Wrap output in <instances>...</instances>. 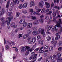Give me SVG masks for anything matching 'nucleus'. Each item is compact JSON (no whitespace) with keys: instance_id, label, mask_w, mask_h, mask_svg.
Instances as JSON below:
<instances>
[{"instance_id":"obj_1","label":"nucleus","mask_w":62,"mask_h":62,"mask_svg":"<svg viewBox=\"0 0 62 62\" xmlns=\"http://www.w3.org/2000/svg\"><path fill=\"white\" fill-rule=\"evenodd\" d=\"M56 23V24L54 27V28L55 30L56 31L58 30V28H60V31L61 32L62 31V27L60 25V24L61 23V19H59V21H57Z\"/></svg>"},{"instance_id":"obj_2","label":"nucleus","mask_w":62,"mask_h":62,"mask_svg":"<svg viewBox=\"0 0 62 62\" xmlns=\"http://www.w3.org/2000/svg\"><path fill=\"white\" fill-rule=\"evenodd\" d=\"M35 52H32L31 53V56L33 57V59L31 61V62H34L36 61L37 59V56L38 54H35Z\"/></svg>"},{"instance_id":"obj_3","label":"nucleus","mask_w":62,"mask_h":62,"mask_svg":"<svg viewBox=\"0 0 62 62\" xmlns=\"http://www.w3.org/2000/svg\"><path fill=\"white\" fill-rule=\"evenodd\" d=\"M12 19H13V16H11L8 17L6 19V21L8 25H9L11 20Z\"/></svg>"},{"instance_id":"obj_4","label":"nucleus","mask_w":62,"mask_h":62,"mask_svg":"<svg viewBox=\"0 0 62 62\" xmlns=\"http://www.w3.org/2000/svg\"><path fill=\"white\" fill-rule=\"evenodd\" d=\"M39 33H40L41 34L43 35L44 37H45L46 36V34L44 32V29L40 28L39 29Z\"/></svg>"},{"instance_id":"obj_5","label":"nucleus","mask_w":62,"mask_h":62,"mask_svg":"<svg viewBox=\"0 0 62 62\" xmlns=\"http://www.w3.org/2000/svg\"><path fill=\"white\" fill-rule=\"evenodd\" d=\"M4 20H5V18H4L0 19V21H1L2 22L0 24L1 26H4V25H5V23H6V22Z\"/></svg>"},{"instance_id":"obj_6","label":"nucleus","mask_w":62,"mask_h":62,"mask_svg":"<svg viewBox=\"0 0 62 62\" xmlns=\"http://www.w3.org/2000/svg\"><path fill=\"white\" fill-rule=\"evenodd\" d=\"M44 5V2L42 0H41L39 3V6L41 8H42Z\"/></svg>"},{"instance_id":"obj_7","label":"nucleus","mask_w":62,"mask_h":62,"mask_svg":"<svg viewBox=\"0 0 62 62\" xmlns=\"http://www.w3.org/2000/svg\"><path fill=\"white\" fill-rule=\"evenodd\" d=\"M51 43L52 44L53 43V45L54 46H56L57 42L54 41V38L53 39H52V41H51Z\"/></svg>"},{"instance_id":"obj_8","label":"nucleus","mask_w":62,"mask_h":62,"mask_svg":"<svg viewBox=\"0 0 62 62\" xmlns=\"http://www.w3.org/2000/svg\"><path fill=\"white\" fill-rule=\"evenodd\" d=\"M38 31L39 32L36 31H33L32 32L33 35H34V36H36L39 34L40 33H39V30Z\"/></svg>"},{"instance_id":"obj_9","label":"nucleus","mask_w":62,"mask_h":62,"mask_svg":"<svg viewBox=\"0 0 62 62\" xmlns=\"http://www.w3.org/2000/svg\"><path fill=\"white\" fill-rule=\"evenodd\" d=\"M13 2L14 5L19 4L20 3V0H13Z\"/></svg>"},{"instance_id":"obj_10","label":"nucleus","mask_w":62,"mask_h":62,"mask_svg":"<svg viewBox=\"0 0 62 62\" xmlns=\"http://www.w3.org/2000/svg\"><path fill=\"white\" fill-rule=\"evenodd\" d=\"M49 11V9H47L45 10V9L43 8L42 10L41 13H43L44 12H48Z\"/></svg>"},{"instance_id":"obj_11","label":"nucleus","mask_w":62,"mask_h":62,"mask_svg":"<svg viewBox=\"0 0 62 62\" xmlns=\"http://www.w3.org/2000/svg\"><path fill=\"white\" fill-rule=\"evenodd\" d=\"M50 59L52 60V62H55L56 61V59L54 58L52 56L50 57Z\"/></svg>"},{"instance_id":"obj_12","label":"nucleus","mask_w":62,"mask_h":62,"mask_svg":"<svg viewBox=\"0 0 62 62\" xmlns=\"http://www.w3.org/2000/svg\"><path fill=\"white\" fill-rule=\"evenodd\" d=\"M32 26V24L31 23H28V26H27V28H31Z\"/></svg>"},{"instance_id":"obj_13","label":"nucleus","mask_w":62,"mask_h":62,"mask_svg":"<svg viewBox=\"0 0 62 62\" xmlns=\"http://www.w3.org/2000/svg\"><path fill=\"white\" fill-rule=\"evenodd\" d=\"M25 20L24 19H23L20 20L19 22V23L21 24H23L25 22Z\"/></svg>"},{"instance_id":"obj_14","label":"nucleus","mask_w":62,"mask_h":62,"mask_svg":"<svg viewBox=\"0 0 62 62\" xmlns=\"http://www.w3.org/2000/svg\"><path fill=\"white\" fill-rule=\"evenodd\" d=\"M5 12V9L4 8L2 9V10L0 11V16H2V15L4 14Z\"/></svg>"},{"instance_id":"obj_15","label":"nucleus","mask_w":62,"mask_h":62,"mask_svg":"<svg viewBox=\"0 0 62 62\" xmlns=\"http://www.w3.org/2000/svg\"><path fill=\"white\" fill-rule=\"evenodd\" d=\"M41 9H38L37 10H36V15H40V14L39 13V12H40V11H41Z\"/></svg>"},{"instance_id":"obj_16","label":"nucleus","mask_w":62,"mask_h":62,"mask_svg":"<svg viewBox=\"0 0 62 62\" xmlns=\"http://www.w3.org/2000/svg\"><path fill=\"white\" fill-rule=\"evenodd\" d=\"M30 7H32V6H35V3L34 1H31V3L30 5Z\"/></svg>"},{"instance_id":"obj_17","label":"nucleus","mask_w":62,"mask_h":62,"mask_svg":"<svg viewBox=\"0 0 62 62\" xmlns=\"http://www.w3.org/2000/svg\"><path fill=\"white\" fill-rule=\"evenodd\" d=\"M36 47L35 45L33 46L31 48L29 49V50L30 51V53H31V52L32 51V50H34L35 48H36Z\"/></svg>"},{"instance_id":"obj_18","label":"nucleus","mask_w":62,"mask_h":62,"mask_svg":"<svg viewBox=\"0 0 62 62\" xmlns=\"http://www.w3.org/2000/svg\"><path fill=\"white\" fill-rule=\"evenodd\" d=\"M23 6L24 8H25L27 7V3H24L23 5Z\"/></svg>"},{"instance_id":"obj_19","label":"nucleus","mask_w":62,"mask_h":62,"mask_svg":"<svg viewBox=\"0 0 62 62\" xmlns=\"http://www.w3.org/2000/svg\"><path fill=\"white\" fill-rule=\"evenodd\" d=\"M45 4L47 8H48L50 7V5L51 4H50L48 3V2H45Z\"/></svg>"},{"instance_id":"obj_20","label":"nucleus","mask_w":62,"mask_h":62,"mask_svg":"<svg viewBox=\"0 0 62 62\" xmlns=\"http://www.w3.org/2000/svg\"><path fill=\"white\" fill-rule=\"evenodd\" d=\"M53 25H51L49 26L48 25H47L46 26V28H48V29L49 30H51L52 29V28L53 27Z\"/></svg>"},{"instance_id":"obj_21","label":"nucleus","mask_w":62,"mask_h":62,"mask_svg":"<svg viewBox=\"0 0 62 62\" xmlns=\"http://www.w3.org/2000/svg\"><path fill=\"white\" fill-rule=\"evenodd\" d=\"M26 50V48L25 47H23L21 49V52H25Z\"/></svg>"},{"instance_id":"obj_22","label":"nucleus","mask_w":62,"mask_h":62,"mask_svg":"<svg viewBox=\"0 0 62 62\" xmlns=\"http://www.w3.org/2000/svg\"><path fill=\"white\" fill-rule=\"evenodd\" d=\"M10 3V2L9 1H8L7 2L6 6V8H8V7H9V4Z\"/></svg>"},{"instance_id":"obj_23","label":"nucleus","mask_w":62,"mask_h":62,"mask_svg":"<svg viewBox=\"0 0 62 62\" xmlns=\"http://www.w3.org/2000/svg\"><path fill=\"white\" fill-rule=\"evenodd\" d=\"M33 24L34 25H37L39 24V21H34L33 22Z\"/></svg>"},{"instance_id":"obj_24","label":"nucleus","mask_w":62,"mask_h":62,"mask_svg":"<svg viewBox=\"0 0 62 62\" xmlns=\"http://www.w3.org/2000/svg\"><path fill=\"white\" fill-rule=\"evenodd\" d=\"M43 41L42 40H39L38 41V43L39 44H40L41 45L43 44Z\"/></svg>"},{"instance_id":"obj_25","label":"nucleus","mask_w":62,"mask_h":62,"mask_svg":"<svg viewBox=\"0 0 62 62\" xmlns=\"http://www.w3.org/2000/svg\"><path fill=\"white\" fill-rule=\"evenodd\" d=\"M51 39V38L50 36H47V37H46V39H47V41H49L50 39Z\"/></svg>"},{"instance_id":"obj_26","label":"nucleus","mask_w":62,"mask_h":62,"mask_svg":"<svg viewBox=\"0 0 62 62\" xmlns=\"http://www.w3.org/2000/svg\"><path fill=\"white\" fill-rule=\"evenodd\" d=\"M29 52L30 53V51H29V49L26 51L25 54V55H28L29 54Z\"/></svg>"},{"instance_id":"obj_27","label":"nucleus","mask_w":62,"mask_h":62,"mask_svg":"<svg viewBox=\"0 0 62 62\" xmlns=\"http://www.w3.org/2000/svg\"><path fill=\"white\" fill-rule=\"evenodd\" d=\"M23 8V4H22L19 5L18 6V8H19V9H22Z\"/></svg>"},{"instance_id":"obj_28","label":"nucleus","mask_w":62,"mask_h":62,"mask_svg":"<svg viewBox=\"0 0 62 62\" xmlns=\"http://www.w3.org/2000/svg\"><path fill=\"white\" fill-rule=\"evenodd\" d=\"M27 25V23L25 22L23 24V27H26Z\"/></svg>"},{"instance_id":"obj_29","label":"nucleus","mask_w":62,"mask_h":62,"mask_svg":"<svg viewBox=\"0 0 62 62\" xmlns=\"http://www.w3.org/2000/svg\"><path fill=\"white\" fill-rule=\"evenodd\" d=\"M32 42L34 43L35 42V41H36V38L35 37H34L32 38Z\"/></svg>"},{"instance_id":"obj_30","label":"nucleus","mask_w":62,"mask_h":62,"mask_svg":"<svg viewBox=\"0 0 62 62\" xmlns=\"http://www.w3.org/2000/svg\"><path fill=\"white\" fill-rule=\"evenodd\" d=\"M22 12L23 14H26V13H27V11L26 10H23L22 11Z\"/></svg>"},{"instance_id":"obj_31","label":"nucleus","mask_w":62,"mask_h":62,"mask_svg":"<svg viewBox=\"0 0 62 62\" xmlns=\"http://www.w3.org/2000/svg\"><path fill=\"white\" fill-rule=\"evenodd\" d=\"M31 18L33 20H35L36 19V17L35 16H31Z\"/></svg>"},{"instance_id":"obj_32","label":"nucleus","mask_w":62,"mask_h":62,"mask_svg":"<svg viewBox=\"0 0 62 62\" xmlns=\"http://www.w3.org/2000/svg\"><path fill=\"white\" fill-rule=\"evenodd\" d=\"M15 24V23H11L10 24V26L12 27H13H13H14V26Z\"/></svg>"},{"instance_id":"obj_33","label":"nucleus","mask_w":62,"mask_h":62,"mask_svg":"<svg viewBox=\"0 0 62 62\" xmlns=\"http://www.w3.org/2000/svg\"><path fill=\"white\" fill-rule=\"evenodd\" d=\"M48 47H49V46L48 45H45L44 46V49H48Z\"/></svg>"},{"instance_id":"obj_34","label":"nucleus","mask_w":62,"mask_h":62,"mask_svg":"<svg viewBox=\"0 0 62 62\" xmlns=\"http://www.w3.org/2000/svg\"><path fill=\"white\" fill-rule=\"evenodd\" d=\"M19 15H20V13L18 12H17L16 13V18H17L19 16Z\"/></svg>"},{"instance_id":"obj_35","label":"nucleus","mask_w":62,"mask_h":62,"mask_svg":"<svg viewBox=\"0 0 62 62\" xmlns=\"http://www.w3.org/2000/svg\"><path fill=\"white\" fill-rule=\"evenodd\" d=\"M29 36V34H25L24 35L23 37V38L24 39H26L27 37V36Z\"/></svg>"},{"instance_id":"obj_36","label":"nucleus","mask_w":62,"mask_h":62,"mask_svg":"<svg viewBox=\"0 0 62 62\" xmlns=\"http://www.w3.org/2000/svg\"><path fill=\"white\" fill-rule=\"evenodd\" d=\"M37 38L38 39H42V37L41 35H38V36L37 37Z\"/></svg>"},{"instance_id":"obj_37","label":"nucleus","mask_w":62,"mask_h":62,"mask_svg":"<svg viewBox=\"0 0 62 62\" xmlns=\"http://www.w3.org/2000/svg\"><path fill=\"white\" fill-rule=\"evenodd\" d=\"M31 39V37H28L27 38V40H30Z\"/></svg>"},{"instance_id":"obj_38","label":"nucleus","mask_w":62,"mask_h":62,"mask_svg":"<svg viewBox=\"0 0 62 62\" xmlns=\"http://www.w3.org/2000/svg\"><path fill=\"white\" fill-rule=\"evenodd\" d=\"M52 50H53V47L52 46H50L49 48V51H52Z\"/></svg>"},{"instance_id":"obj_39","label":"nucleus","mask_w":62,"mask_h":62,"mask_svg":"<svg viewBox=\"0 0 62 62\" xmlns=\"http://www.w3.org/2000/svg\"><path fill=\"white\" fill-rule=\"evenodd\" d=\"M49 18V16H46L45 17V19L46 20H48Z\"/></svg>"},{"instance_id":"obj_40","label":"nucleus","mask_w":62,"mask_h":62,"mask_svg":"<svg viewBox=\"0 0 62 62\" xmlns=\"http://www.w3.org/2000/svg\"><path fill=\"white\" fill-rule=\"evenodd\" d=\"M12 14V12H9L8 13V16H11V15Z\"/></svg>"},{"instance_id":"obj_41","label":"nucleus","mask_w":62,"mask_h":62,"mask_svg":"<svg viewBox=\"0 0 62 62\" xmlns=\"http://www.w3.org/2000/svg\"><path fill=\"white\" fill-rule=\"evenodd\" d=\"M62 44V42L61 41H59L58 43V45L59 46H60Z\"/></svg>"},{"instance_id":"obj_42","label":"nucleus","mask_w":62,"mask_h":62,"mask_svg":"<svg viewBox=\"0 0 62 62\" xmlns=\"http://www.w3.org/2000/svg\"><path fill=\"white\" fill-rule=\"evenodd\" d=\"M56 56L57 57H60L61 56V54L59 53L58 54H57Z\"/></svg>"},{"instance_id":"obj_43","label":"nucleus","mask_w":62,"mask_h":62,"mask_svg":"<svg viewBox=\"0 0 62 62\" xmlns=\"http://www.w3.org/2000/svg\"><path fill=\"white\" fill-rule=\"evenodd\" d=\"M5 48L7 50V49H8L9 48V47L8 45H7L5 46Z\"/></svg>"},{"instance_id":"obj_44","label":"nucleus","mask_w":62,"mask_h":62,"mask_svg":"<svg viewBox=\"0 0 62 62\" xmlns=\"http://www.w3.org/2000/svg\"><path fill=\"white\" fill-rule=\"evenodd\" d=\"M53 17H55V16H56V13H55V12H53Z\"/></svg>"},{"instance_id":"obj_45","label":"nucleus","mask_w":62,"mask_h":62,"mask_svg":"<svg viewBox=\"0 0 62 62\" xmlns=\"http://www.w3.org/2000/svg\"><path fill=\"white\" fill-rule=\"evenodd\" d=\"M28 32H29V34H30L32 32V31L31 30H28Z\"/></svg>"},{"instance_id":"obj_46","label":"nucleus","mask_w":62,"mask_h":62,"mask_svg":"<svg viewBox=\"0 0 62 62\" xmlns=\"http://www.w3.org/2000/svg\"><path fill=\"white\" fill-rule=\"evenodd\" d=\"M27 43L29 44H31V43H32V41L31 40H29V41H27Z\"/></svg>"},{"instance_id":"obj_47","label":"nucleus","mask_w":62,"mask_h":62,"mask_svg":"<svg viewBox=\"0 0 62 62\" xmlns=\"http://www.w3.org/2000/svg\"><path fill=\"white\" fill-rule=\"evenodd\" d=\"M36 14V12L33 11L31 13V15H35Z\"/></svg>"},{"instance_id":"obj_48","label":"nucleus","mask_w":62,"mask_h":62,"mask_svg":"<svg viewBox=\"0 0 62 62\" xmlns=\"http://www.w3.org/2000/svg\"><path fill=\"white\" fill-rule=\"evenodd\" d=\"M25 48H26L27 50H28V49H30V47L29 46H25Z\"/></svg>"},{"instance_id":"obj_49","label":"nucleus","mask_w":62,"mask_h":62,"mask_svg":"<svg viewBox=\"0 0 62 62\" xmlns=\"http://www.w3.org/2000/svg\"><path fill=\"white\" fill-rule=\"evenodd\" d=\"M40 22L41 23H42L43 22V19H40Z\"/></svg>"},{"instance_id":"obj_50","label":"nucleus","mask_w":62,"mask_h":62,"mask_svg":"<svg viewBox=\"0 0 62 62\" xmlns=\"http://www.w3.org/2000/svg\"><path fill=\"white\" fill-rule=\"evenodd\" d=\"M54 8H57V9H60V8L59 7H57L56 6H55Z\"/></svg>"},{"instance_id":"obj_51","label":"nucleus","mask_w":62,"mask_h":62,"mask_svg":"<svg viewBox=\"0 0 62 62\" xmlns=\"http://www.w3.org/2000/svg\"><path fill=\"white\" fill-rule=\"evenodd\" d=\"M30 11L32 13L33 12V9H30Z\"/></svg>"},{"instance_id":"obj_52","label":"nucleus","mask_w":62,"mask_h":62,"mask_svg":"<svg viewBox=\"0 0 62 62\" xmlns=\"http://www.w3.org/2000/svg\"><path fill=\"white\" fill-rule=\"evenodd\" d=\"M19 30V28H17V29H16L15 30V33H16Z\"/></svg>"},{"instance_id":"obj_53","label":"nucleus","mask_w":62,"mask_h":62,"mask_svg":"<svg viewBox=\"0 0 62 62\" xmlns=\"http://www.w3.org/2000/svg\"><path fill=\"white\" fill-rule=\"evenodd\" d=\"M53 7H54V3L52 2L51 3V7L52 8Z\"/></svg>"},{"instance_id":"obj_54","label":"nucleus","mask_w":62,"mask_h":62,"mask_svg":"<svg viewBox=\"0 0 62 62\" xmlns=\"http://www.w3.org/2000/svg\"><path fill=\"white\" fill-rule=\"evenodd\" d=\"M11 6V7H13L14 6V4H13V2H11L10 4Z\"/></svg>"},{"instance_id":"obj_55","label":"nucleus","mask_w":62,"mask_h":62,"mask_svg":"<svg viewBox=\"0 0 62 62\" xmlns=\"http://www.w3.org/2000/svg\"><path fill=\"white\" fill-rule=\"evenodd\" d=\"M32 58H33V57H32V56H31L30 57H29V60H31V59H32Z\"/></svg>"},{"instance_id":"obj_56","label":"nucleus","mask_w":62,"mask_h":62,"mask_svg":"<svg viewBox=\"0 0 62 62\" xmlns=\"http://www.w3.org/2000/svg\"><path fill=\"white\" fill-rule=\"evenodd\" d=\"M46 34L47 35H48V34H50V32L49 31H47L46 32Z\"/></svg>"},{"instance_id":"obj_57","label":"nucleus","mask_w":62,"mask_h":62,"mask_svg":"<svg viewBox=\"0 0 62 62\" xmlns=\"http://www.w3.org/2000/svg\"><path fill=\"white\" fill-rule=\"evenodd\" d=\"M17 27V25H14L13 28H16Z\"/></svg>"},{"instance_id":"obj_58","label":"nucleus","mask_w":62,"mask_h":62,"mask_svg":"<svg viewBox=\"0 0 62 62\" xmlns=\"http://www.w3.org/2000/svg\"><path fill=\"white\" fill-rule=\"evenodd\" d=\"M59 38H58L57 37V36L55 38V39L56 40H57Z\"/></svg>"},{"instance_id":"obj_59","label":"nucleus","mask_w":62,"mask_h":62,"mask_svg":"<svg viewBox=\"0 0 62 62\" xmlns=\"http://www.w3.org/2000/svg\"><path fill=\"white\" fill-rule=\"evenodd\" d=\"M12 8H9V11H12Z\"/></svg>"},{"instance_id":"obj_60","label":"nucleus","mask_w":62,"mask_h":62,"mask_svg":"<svg viewBox=\"0 0 62 62\" xmlns=\"http://www.w3.org/2000/svg\"><path fill=\"white\" fill-rule=\"evenodd\" d=\"M42 59V57H41L38 60V61H41Z\"/></svg>"},{"instance_id":"obj_61","label":"nucleus","mask_w":62,"mask_h":62,"mask_svg":"<svg viewBox=\"0 0 62 62\" xmlns=\"http://www.w3.org/2000/svg\"><path fill=\"white\" fill-rule=\"evenodd\" d=\"M19 38H21V37H22V35L20 34L19 35Z\"/></svg>"},{"instance_id":"obj_62","label":"nucleus","mask_w":62,"mask_h":62,"mask_svg":"<svg viewBox=\"0 0 62 62\" xmlns=\"http://www.w3.org/2000/svg\"><path fill=\"white\" fill-rule=\"evenodd\" d=\"M50 21H51H51H53V19H52V17H51L50 18Z\"/></svg>"},{"instance_id":"obj_63","label":"nucleus","mask_w":62,"mask_h":62,"mask_svg":"<svg viewBox=\"0 0 62 62\" xmlns=\"http://www.w3.org/2000/svg\"><path fill=\"white\" fill-rule=\"evenodd\" d=\"M51 56H52V57H53V58H54H54L55 57H56V56L55 55H52Z\"/></svg>"},{"instance_id":"obj_64","label":"nucleus","mask_w":62,"mask_h":62,"mask_svg":"<svg viewBox=\"0 0 62 62\" xmlns=\"http://www.w3.org/2000/svg\"><path fill=\"white\" fill-rule=\"evenodd\" d=\"M35 8L36 10H37L38 9V7L37 6L35 7Z\"/></svg>"}]
</instances>
